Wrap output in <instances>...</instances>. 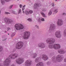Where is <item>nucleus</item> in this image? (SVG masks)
Wrapping results in <instances>:
<instances>
[{
	"mask_svg": "<svg viewBox=\"0 0 66 66\" xmlns=\"http://www.w3.org/2000/svg\"><path fill=\"white\" fill-rule=\"evenodd\" d=\"M11 63V59L9 58H7L5 61L3 62L4 64L2 63L0 64V66H9V64Z\"/></svg>",
	"mask_w": 66,
	"mask_h": 66,
	"instance_id": "f257e3e1",
	"label": "nucleus"
},
{
	"mask_svg": "<svg viewBox=\"0 0 66 66\" xmlns=\"http://www.w3.org/2000/svg\"><path fill=\"white\" fill-rule=\"evenodd\" d=\"M49 48L51 49L54 48V49H59L61 48V45L59 44H56L54 45L53 44L50 45L48 46Z\"/></svg>",
	"mask_w": 66,
	"mask_h": 66,
	"instance_id": "f03ea898",
	"label": "nucleus"
},
{
	"mask_svg": "<svg viewBox=\"0 0 66 66\" xmlns=\"http://www.w3.org/2000/svg\"><path fill=\"white\" fill-rule=\"evenodd\" d=\"M15 28L16 30H20L23 29V26L20 24H16L15 26Z\"/></svg>",
	"mask_w": 66,
	"mask_h": 66,
	"instance_id": "7ed1b4c3",
	"label": "nucleus"
},
{
	"mask_svg": "<svg viewBox=\"0 0 66 66\" xmlns=\"http://www.w3.org/2000/svg\"><path fill=\"white\" fill-rule=\"evenodd\" d=\"M30 33L29 31H26L24 32V35L23 37L24 39H28L30 37Z\"/></svg>",
	"mask_w": 66,
	"mask_h": 66,
	"instance_id": "20e7f679",
	"label": "nucleus"
},
{
	"mask_svg": "<svg viewBox=\"0 0 66 66\" xmlns=\"http://www.w3.org/2000/svg\"><path fill=\"white\" fill-rule=\"evenodd\" d=\"M55 42V39L53 38H49L46 40V42L47 44H52Z\"/></svg>",
	"mask_w": 66,
	"mask_h": 66,
	"instance_id": "39448f33",
	"label": "nucleus"
},
{
	"mask_svg": "<svg viewBox=\"0 0 66 66\" xmlns=\"http://www.w3.org/2000/svg\"><path fill=\"white\" fill-rule=\"evenodd\" d=\"M23 43L22 42H19L16 45V49H20L22 47Z\"/></svg>",
	"mask_w": 66,
	"mask_h": 66,
	"instance_id": "423d86ee",
	"label": "nucleus"
},
{
	"mask_svg": "<svg viewBox=\"0 0 66 66\" xmlns=\"http://www.w3.org/2000/svg\"><path fill=\"white\" fill-rule=\"evenodd\" d=\"M18 56V54L17 53H14L11 54L9 57L11 59H14L17 57Z\"/></svg>",
	"mask_w": 66,
	"mask_h": 66,
	"instance_id": "0eeeda50",
	"label": "nucleus"
},
{
	"mask_svg": "<svg viewBox=\"0 0 66 66\" xmlns=\"http://www.w3.org/2000/svg\"><path fill=\"white\" fill-rule=\"evenodd\" d=\"M24 59L22 58H19L16 61V63L18 64H21L23 62Z\"/></svg>",
	"mask_w": 66,
	"mask_h": 66,
	"instance_id": "6e6552de",
	"label": "nucleus"
},
{
	"mask_svg": "<svg viewBox=\"0 0 66 66\" xmlns=\"http://www.w3.org/2000/svg\"><path fill=\"white\" fill-rule=\"evenodd\" d=\"M32 64V61L31 60H28L25 63V66H30Z\"/></svg>",
	"mask_w": 66,
	"mask_h": 66,
	"instance_id": "1a4fd4ad",
	"label": "nucleus"
},
{
	"mask_svg": "<svg viewBox=\"0 0 66 66\" xmlns=\"http://www.w3.org/2000/svg\"><path fill=\"white\" fill-rule=\"evenodd\" d=\"M6 23L8 24H9V23H11L12 22H13V21L11 19H8L6 18H5L4 19Z\"/></svg>",
	"mask_w": 66,
	"mask_h": 66,
	"instance_id": "9d476101",
	"label": "nucleus"
},
{
	"mask_svg": "<svg viewBox=\"0 0 66 66\" xmlns=\"http://www.w3.org/2000/svg\"><path fill=\"white\" fill-rule=\"evenodd\" d=\"M55 28H56L54 24H51L50 26V30H51V31H53V30L54 29H55Z\"/></svg>",
	"mask_w": 66,
	"mask_h": 66,
	"instance_id": "9b49d317",
	"label": "nucleus"
},
{
	"mask_svg": "<svg viewBox=\"0 0 66 66\" xmlns=\"http://www.w3.org/2000/svg\"><path fill=\"white\" fill-rule=\"evenodd\" d=\"M56 60L57 62H61L62 60V59L61 57V56L60 55H59L57 56Z\"/></svg>",
	"mask_w": 66,
	"mask_h": 66,
	"instance_id": "f8f14e48",
	"label": "nucleus"
},
{
	"mask_svg": "<svg viewBox=\"0 0 66 66\" xmlns=\"http://www.w3.org/2000/svg\"><path fill=\"white\" fill-rule=\"evenodd\" d=\"M57 23L58 26H62L63 24V20L62 19L59 20Z\"/></svg>",
	"mask_w": 66,
	"mask_h": 66,
	"instance_id": "ddd939ff",
	"label": "nucleus"
},
{
	"mask_svg": "<svg viewBox=\"0 0 66 66\" xmlns=\"http://www.w3.org/2000/svg\"><path fill=\"white\" fill-rule=\"evenodd\" d=\"M55 35L57 38H60L61 37V35L60 34V33L59 31H57L56 32Z\"/></svg>",
	"mask_w": 66,
	"mask_h": 66,
	"instance_id": "4468645a",
	"label": "nucleus"
},
{
	"mask_svg": "<svg viewBox=\"0 0 66 66\" xmlns=\"http://www.w3.org/2000/svg\"><path fill=\"white\" fill-rule=\"evenodd\" d=\"M41 6L40 4H38L37 3H36L34 5V8L35 9H37L39 6Z\"/></svg>",
	"mask_w": 66,
	"mask_h": 66,
	"instance_id": "2eb2a0df",
	"label": "nucleus"
},
{
	"mask_svg": "<svg viewBox=\"0 0 66 66\" xmlns=\"http://www.w3.org/2000/svg\"><path fill=\"white\" fill-rule=\"evenodd\" d=\"M42 58L44 61H46V60H47L48 59V57H47V56L45 55H42Z\"/></svg>",
	"mask_w": 66,
	"mask_h": 66,
	"instance_id": "dca6fc26",
	"label": "nucleus"
},
{
	"mask_svg": "<svg viewBox=\"0 0 66 66\" xmlns=\"http://www.w3.org/2000/svg\"><path fill=\"white\" fill-rule=\"evenodd\" d=\"M58 52L60 54H64L65 53V51L62 50H58Z\"/></svg>",
	"mask_w": 66,
	"mask_h": 66,
	"instance_id": "f3484780",
	"label": "nucleus"
},
{
	"mask_svg": "<svg viewBox=\"0 0 66 66\" xmlns=\"http://www.w3.org/2000/svg\"><path fill=\"white\" fill-rule=\"evenodd\" d=\"M10 0H1V2L2 4H4L5 1H6V2H9V1H10Z\"/></svg>",
	"mask_w": 66,
	"mask_h": 66,
	"instance_id": "a211bd4d",
	"label": "nucleus"
},
{
	"mask_svg": "<svg viewBox=\"0 0 66 66\" xmlns=\"http://www.w3.org/2000/svg\"><path fill=\"white\" fill-rule=\"evenodd\" d=\"M41 61V59L40 58H37L36 60V62L37 63L39 62V61Z\"/></svg>",
	"mask_w": 66,
	"mask_h": 66,
	"instance_id": "6ab92c4d",
	"label": "nucleus"
},
{
	"mask_svg": "<svg viewBox=\"0 0 66 66\" xmlns=\"http://www.w3.org/2000/svg\"><path fill=\"white\" fill-rule=\"evenodd\" d=\"M31 56H32L33 58H35L36 56V54L34 53L33 54H32Z\"/></svg>",
	"mask_w": 66,
	"mask_h": 66,
	"instance_id": "aec40b11",
	"label": "nucleus"
},
{
	"mask_svg": "<svg viewBox=\"0 0 66 66\" xmlns=\"http://www.w3.org/2000/svg\"><path fill=\"white\" fill-rule=\"evenodd\" d=\"M36 66H42V62H40L37 64Z\"/></svg>",
	"mask_w": 66,
	"mask_h": 66,
	"instance_id": "412c9836",
	"label": "nucleus"
},
{
	"mask_svg": "<svg viewBox=\"0 0 66 66\" xmlns=\"http://www.w3.org/2000/svg\"><path fill=\"white\" fill-rule=\"evenodd\" d=\"M25 12L26 14L27 15H29V12L27 11H26Z\"/></svg>",
	"mask_w": 66,
	"mask_h": 66,
	"instance_id": "4be33fe9",
	"label": "nucleus"
},
{
	"mask_svg": "<svg viewBox=\"0 0 66 66\" xmlns=\"http://www.w3.org/2000/svg\"><path fill=\"white\" fill-rule=\"evenodd\" d=\"M64 35L65 37L66 36V29L64 31Z\"/></svg>",
	"mask_w": 66,
	"mask_h": 66,
	"instance_id": "5701e85b",
	"label": "nucleus"
},
{
	"mask_svg": "<svg viewBox=\"0 0 66 66\" xmlns=\"http://www.w3.org/2000/svg\"><path fill=\"white\" fill-rule=\"evenodd\" d=\"M42 48H44L45 47V44H42Z\"/></svg>",
	"mask_w": 66,
	"mask_h": 66,
	"instance_id": "b1692460",
	"label": "nucleus"
},
{
	"mask_svg": "<svg viewBox=\"0 0 66 66\" xmlns=\"http://www.w3.org/2000/svg\"><path fill=\"white\" fill-rule=\"evenodd\" d=\"M52 14V12L51 11H50V12L49 13H48V15H51Z\"/></svg>",
	"mask_w": 66,
	"mask_h": 66,
	"instance_id": "393cba45",
	"label": "nucleus"
},
{
	"mask_svg": "<svg viewBox=\"0 0 66 66\" xmlns=\"http://www.w3.org/2000/svg\"><path fill=\"white\" fill-rule=\"evenodd\" d=\"M38 20L39 22H41V20H42V18H40L38 19Z\"/></svg>",
	"mask_w": 66,
	"mask_h": 66,
	"instance_id": "a878e982",
	"label": "nucleus"
},
{
	"mask_svg": "<svg viewBox=\"0 0 66 66\" xmlns=\"http://www.w3.org/2000/svg\"><path fill=\"white\" fill-rule=\"evenodd\" d=\"M42 15L44 17H46V15H45L44 13H43V12L42 13Z\"/></svg>",
	"mask_w": 66,
	"mask_h": 66,
	"instance_id": "bb28decb",
	"label": "nucleus"
},
{
	"mask_svg": "<svg viewBox=\"0 0 66 66\" xmlns=\"http://www.w3.org/2000/svg\"><path fill=\"white\" fill-rule=\"evenodd\" d=\"M52 59L53 60V62L54 63H55V62L56 61V60H55V58H54V57H53L52 58Z\"/></svg>",
	"mask_w": 66,
	"mask_h": 66,
	"instance_id": "cd10ccee",
	"label": "nucleus"
},
{
	"mask_svg": "<svg viewBox=\"0 0 66 66\" xmlns=\"http://www.w3.org/2000/svg\"><path fill=\"white\" fill-rule=\"evenodd\" d=\"M25 6H26V5H24V6H23V8H22V11H24V9H25Z\"/></svg>",
	"mask_w": 66,
	"mask_h": 66,
	"instance_id": "c85d7f7f",
	"label": "nucleus"
},
{
	"mask_svg": "<svg viewBox=\"0 0 66 66\" xmlns=\"http://www.w3.org/2000/svg\"><path fill=\"white\" fill-rule=\"evenodd\" d=\"M33 11L32 10H30L29 11V13L30 14H31V13H33Z\"/></svg>",
	"mask_w": 66,
	"mask_h": 66,
	"instance_id": "c756f323",
	"label": "nucleus"
},
{
	"mask_svg": "<svg viewBox=\"0 0 66 66\" xmlns=\"http://www.w3.org/2000/svg\"><path fill=\"white\" fill-rule=\"evenodd\" d=\"M13 6V5H12L10 6L9 7V9H11L12 8V7Z\"/></svg>",
	"mask_w": 66,
	"mask_h": 66,
	"instance_id": "7c9ffc66",
	"label": "nucleus"
},
{
	"mask_svg": "<svg viewBox=\"0 0 66 66\" xmlns=\"http://www.w3.org/2000/svg\"><path fill=\"white\" fill-rule=\"evenodd\" d=\"M2 49H3V48H2V46H1L0 47V51H1L2 50Z\"/></svg>",
	"mask_w": 66,
	"mask_h": 66,
	"instance_id": "2f4dec72",
	"label": "nucleus"
},
{
	"mask_svg": "<svg viewBox=\"0 0 66 66\" xmlns=\"http://www.w3.org/2000/svg\"><path fill=\"white\" fill-rule=\"evenodd\" d=\"M5 14H10V13L7 12H5Z\"/></svg>",
	"mask_w": 66,
	"mask_h": 66,
	"instance_id": "473e14b6",
	"label": "nucleus"
},
{
	"mask_svg": "<svg viewBox=\"0 0 66 66\" xmlns=\"http://www.w3.org/2000/svg\"><path fill=\"white\" fill-rule=\"evenodd\" d=\"M62 15L63 16H65L66 15V14L65 13H63L62 14Z\"/></svg>",
	"mask_w": 66,
	"mask_h": 66,
	"instance_id": "72a5a7b5",
	"label": "nucleus"
},
{
	"mask_svg": "<svg viewBox=\"0 0 66 66\" xmlns=\"http://www.w3.org/2000/svg\"><path fill=\"white\" fill-rule=\"evenodd\" d=\"M42 11H46V10L44 9V8H42Z\"/></svg>",
	"mask_w": 66,
	"mask_h": 66,
	"instance_id": "f704fd0d",
	"label": "nucleus"
},
{
	"mask_svg": "<svg viewBox=\"0 0 66 66\" xmlns=\"http://www.w3.org/2000/svg\"><path fill=\"white\" fill-rule=\"evenodd\" d=\"M28 20L29 21H31L32 20H31V19H28Z\"/></svg>",
	"mask_w": 66,
	"mask_h": 66,
	"instance_id": "c9c22d12",
	"label": "nucleus"
},
{
	"mask_svg": "<svg viewBox=\"0 0 66 66\" xmlns=\"http://www.w3.org/2000/svg\"><path fill=\"white\" fill-rule=\"evenodd\" d=\"M20 12H21V9H19L18 11L19 14L20 13Z\"/></svg>",
	"mask_w": 66,
	"mask_h": 66,
	"instance_id": "e433bc0d",
	"label": "nucleus"
},
{
	"mask_svg": "<svg viewBox=\"0 0 66 66\" xmlns=\"http://www.w3.org/2000/svg\"><path fill=\"white\" fill-rule=\"evenodd\" d=\"M20 8H22V5L21 4H20Z\"/></svg>",
	"mask_w": 66,
	"mask_h": 66,
	"instance_id": "4c0bfd02",
	"label": "nucleus"
},
{
	"mask_svg": "<svg viewBox=\"0 0 66 66\" xmlns=\"http://www.w3.org/2000/svg\"><path fill=\"white\" fill-rule=\"evenodd\" d=\"M42 21H45V19L44 18H42Z\"/></svg>",
	"mask_w": 66,
	"mask_h": 66,
	"instance_id": "58836bf2",
	"label": "nucleus"
},
{
	"mask_svg": "<svg viewBox=\"0 0 66 66\" xmlns=\"http://www.w3.org/2000/svg\"><path fill=\"white\" fill-rule=\"evenodd\" d=\"M7 29L8 30L7 31H9V30H11V29L10 28H7Z\"/></svg>",
	"mask_w": 66,
	"mask_h": 66,
	"instance_id": "ea45409f",
	"label": "nucleus"
},
{
	"mask_svg": "<svg viewBox=\"0 0 66 66\" xmlns=\"http://www.w3.org/2000/svg\"><path fill=\"white\" fill-rule=\"evenodd\" d=\"M12 13H13V14H16V13H15V12L14 11H12Z\"/></svg>",
	"mask_w": 66,
	"mask_h": 66,
	"instance_id": "a19ab883",
	"label": "nucleus"
},
{
	"mask_svg": "<svg viewBox=\"0 0 66 66\" xmlns=\"http://www.w3.org/2000/svg\"><path fill=\"white\" fill-rule=\"evenodd\" d=\"M35 27H37V29H39V28L38 27V26H37V25H36L35 26Z\"/></svg>",
	"mask_w": 66,
	"mask_h": 66,
	"instance_id": "79ce46f5",
	"label": "nucleus"
},
{
	"mask_svg": "<svg viewBox=\"0 0 66 66\" xmlns=\"http://www.w3.org/2000/svg\"><path fill=\"white\" fill-rule=\"evenodd\" d=\"M64 62H66V58H65L64 60Z\"/></svg>",
	"mask_w": 66,
	"mask_h": 66,
	"instance_id": "37998d69",
	"label": "nucleus"
},
{
	"mask_svg": "<svg viewBox=\"0 0 66 66\" xmlns=\"http://www.w3.org/2000/svg\"><path fill=\"white\" fill-rule=\"evenodd\" d=\"M52 6H54V4H52Z\"/></svg>",
	"mask_w": 66,
	"mask_h": 66,
	"instance_id": "c03bdc74",
	"label": "nucleus"
},
{
	"mask_svg": "<svg viewBox=\"0 0 66 66\" xmlns=\"http://www.w3.org/2000/svg\"><path fill=\"white\" fill-rule=\"evenodd\" d=\"M57 11V9H56V10H54V12H55Z\"/></svg>",
	"mask_w": 66,
	"mask_h": 66,
	"instance_id": "a18cd8bd",
	"label": "nucleus"
},
{
	"mask_svg": "<svg viewBox=\"0 0 66 66\" xmlns=\"http://www.w3.org/2000/svg\"><path fill=\"white\" fill-rule=\"evenodd\" d=\"M6 39H5L4 40L3 39V41H5V40Z\"/></svg>",
	"mask_w": 66,
	"mask_h": 66,
	"instance_id": "49530a36",
	"label": "nucleus"
},
{
	"mask_svg": "<svg viewBox=\"0 0 66 66\" xmlns=\"http://www.w3.org/2000/svg\"><path fill=\"white\" fill-rule=\"evenodd\" d=\"M42 66H44V64L43 63H42Z\"/></svg>",
	"mask_w": 66,
	"mask_h": 66,
	"instance_id": "de8ad7c7",
	"label": "nucleus"
},
{
	"mask_svg": "<svg viewBox=\"0 0 66 66\" xmlns=\"http://www.w3.org/2000/svg\"><path fill=\"white\" fill-rule=\"evenodd\" d=\"M23 14L24 13V11H23Z\"/></svg>",
	"mask_w": 66,
	"mask_h": 66,
	"instance_id": "09e8293b",
	"label": "nucleus"
},
{
	"mask_svg": "<svg viewBox=\"0 0 66 66\" xmlns=\"http://www.w3.org/2000/svg\"><path fill=\"white\" fill-rule=\"evenodd\" d=\"M48 63H49L48 62H47V65H49V64H48Z\"/></svg>",
	"mask_w": 66,
	"mask_h": 66,
	"instance_id": "8fccbe9b",
	"label": "nucleus"
},
{
	"mask_svg": "<svg viewBox=\"0 0 66 66\" xmlns=\"http://www.w3.org/2000/svg\"><path fill=\"white\" fill-rule=\"evenodd\" d=\"M4 33H6V31H5Z\"/></svg>",
	"mask_w": 66,
	"mask_h": 66,
	"instance_id": "3c124183",
	"label": "nucleus"
},
{
	"mask_svg": "<svg viewBox=\"0 0 66 66\" xmlns=\"http://www.w3.org/2000/svg\"><path fill=\"white\" fill-rule=\"evenodd\" d=\"M8 35H9V33L8 34Z\"/></svg>",
	"mask_w": 66,
	"mask_h": 66,
	"instance_id": "603ef678",
	"label": "nucleus"
},
{
	"mask_svg": "<svg viewBox=\"0 0 66 66\" xmlns=\"http://www.w3.org/2000/svg\"><path fill=\"white\" fill-rule=\"evenodd\" d=\"M39 47H42L41 46H39Z\"/></svg>",
	"mask_w": 66,
	"mask_h": 66,
	"instance_id": "864d4df0",
	"label": "nucleus"
},
{
	"mask_svg": "<svg viewBox=\"0 0 66 66\" xmlns=\"http://www.w3.org/2000/svg\"><path fill=\"white\" fill-rule=\"evenodd\" d=\"M55 1H57V0H55Z\"/></svg>",
	"mask_w": 66,
	"mask_h": 66,
	"instance_id": "5fc2aeb1",
	"label": "nucleus"
},
{
	"mask_svg": "<svg viewBox=\"0 0 66 66\" xmlns=\"http://www.w3.org/2000/svg\"><path fill=\"white\" fill-rule=\"evenodd\" d=\"M18 1H19V0H18Z\"/></svg>",
	"mask_w": 66,
	"mask_h": 66,
	"instance_id": "6e6d98bb",
	"label": "nucleus"
},
{
	"mask_svg": "<svg viewBox=\"0 0 66 66\" xmlns=\"http://www.w3.org/2000/svg\"><path fill=\"white\" fill-rule=\"evenodd\" d=\"M49 63V64H50V63Z\"/></svg>",
	"mask_w": 66,
	"mask_h": 66,
	"instance_id": "4d7b16f0",
	"label": "nucleus"
},
{
	"mask_svg": "<svg viewBox=\"0 0 66 66\" xmlns=\"http://www.w3.org/2000/svg\"><path fill=\"white\" fill-rule=\"evenodd\" d=\"M55 13H56V12Z\"/></svg>",
	"mask_w": 66,
	"mask_h": 66,
	"instance_id": "13d9d810",
	"label": "nucleus"
}]
</instances>
